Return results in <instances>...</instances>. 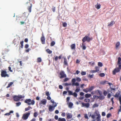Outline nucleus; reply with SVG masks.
I'll return each mask as SVG.
<instances>
[{"label": "nucleus", "instance_id": "79ce46f5", "mask_svg": "<svg viewBox=\"0 0 121 121\" xmlns=\"http://www.w3.org/2000/svg\"><path fill=\"white\" fill-rule=\"evenodd\" d=\"M93 97L94 99H97L99 98V96L95 95H94Z\"/></svg>", "mask_w": 121, "mask_h": 121}, {"label": "nucleus", "instance_id": "7c9ffc66", "mask_svg": "<svg viewBox=\"0 0 121 121\" xmlns=\"http://www.w3.org/2000/svg\"><path fill=\"white\" fill-rule=\"evenodd\" d=\"M42 60L40 57H38L37 59V62L38 63L41 62Z\"/></svg>", "mask_w": 121, "mask_h": 121}, {"label": "nucleus", "instance_id": "c9c22d12", "mask_svg": "<svg viewBox=\"0 0 121 121\" xmlns=\"http://www.w3.org/2000/svg\"><path fill=\"white\" fill-rule=\"evenodd\" d=\"M94 88V86H91L90 88H88L89 90V92L91 91Z\"/></svg>", "mask_w": 121, "mask_h": 121}, {"label": "nucleus", "instance_id": "864d4df0", "mask_svg": "<svg viewBox=\"0 0 121 121\" xmlns=\"http://www.w3.org/2000/svg\"><path fill=\"white\" fill-rule=\"evenodd\" d=\"M98 104H94L93 106V108H95V107H98Z\"/></svg>", "mask_w": 121, "mask_h": 121}, {"label": "nucleus", "instance_id": "49530a36", "mask_svg": "<svg viewBox=\"0 0 121 121\" xmlns=\"http://www.w3.org/2000/svg\"><path fill=\"white\" fill-rule=\"evenodd\" d=\"M80 90V89L79 88H77L75 90V91L76 92H78Z\"/></svg>", "mask_w": 121, "mask_h": 121}, {"label": "nucleus", "instance_id": "e433bc0d", "mask_svg": "<svg viewBox=\"0 0 121 121\" xmlns=\"http://www.w3.org/2000/svg\"><path fill=\"white\" fill-rule=\"evenodd\" d=\"M99 75L101 77H103L104 76L105 74L103 73H101L99 74Z\"/></svg>", "mask_w": 121, "mask_h": 121}, {"label": "nucleus", "instance_id": "0eeeda50", "mask_svg": "<svg viewBox=\"0 0 121 121\" xmlns=\"http://www.w3.org/2000/svg\"><path fill=\"white\" fill-rule=\"evenodd\" d=\"M66 75L64 71L63 70H61L59 73V77L60 79L65 78L66 77Z\"/></svg>", "mask_w": 121, "mask_h": 121}, {"label": "nucleus", "instance_id": "4c0bfd02", "mask_svg": "<svg viewBox=\"0 0 121 121\" xmlns=\"http://www.w3.org/2000/svg\"><path fill=\"white\" fill-rule=\"evenodd\" d=\"M46 95L47 96H50V94H49V92L48 91H46L45 92Z\"/></svg>", "mask_w": 121, "mask_h": 121}, {"label": "nucleus", "instance_id": "2f4dec72", "mask_svg": "<svg viewBox=\"0 0 121 121\" xmlns=\"http://www.w3.org/2000/svg\"><path fill=\"white\" fill-rule=\"evenodd\" d=\"M83 91L86 93H87L89 91L88 88H86L85 89H84L83 90Z\"/></svg>", "mask_w": 121, "mask_h": 121}, {"label": "nucleus", "instance_id": "4be33fe9", "mask_svg": "<svg viewBox=\"0 0 121 121\" xmlns=\"http://www.w3.org/2000/svg\"><path fill=\"white\" fill-rule=\"evenodd\" d=\"M13 83V82H10L8 84V86H7L6 88H7L10 87Z\"/></svg>", "mask_w": 121, "mask_h": 121}, {"label": "nucleus", "instance_id": "680f3d73", "mask_svg": "<svg viewBox=\"0 0 121 121\" xmlns=\"http://www.w3.org/2000/svg\"><path fill=\"white\" fill-rule=\"evenodd\" d=\"M8 69L11 72H12L13 71L11 69V68L10 67H8Z\"/></svg>", "mask_w": 121, "mask_h": 121}, {"label": "nucleus", "instance_id": "473e14b6", "mask_svg": "<svg viewBox=\"0 0 121 121\" xmlns=\"http://www.w3.org/2000/svg\"><path fill=\"white\" fill-rule=\"evenodd\" d=\"M32 108L30 106H28L27 108H26L25 109V110L26 111H28L30 108L32 109Z\"/></svg>", "mask_w": 121, "mask_h": 121}, {"label": "nucleus", "instance_id": "9b49d317", "mask_svg": "<svg viewBox=\"0 0 121 121\" xmlns=\"http://www.w3.org/2000/svg\"><path fill=\"white\" fill-rule=\"evenodd\" d=\"M100 84L103 85H105V84H108L110 86H111V85H112V83L108 82V81L105 80L101 81L100 82Z\"/></svg>", "mask_w": 121, "mask_h": 121}, {"label": "nucleus", "instance_id": "09e8293b", "mask_svg": "<svg viewBox=\"0 0 121 121\" xmlns=\"http://www.w3.org/2000/svg\"><path fill=\"white\" fill-rule=\"evenodd\" d=\"M119 96V93H117L114 95V97H118Z\"/></svg>", "mask_w": 121, "mask_h": 121}, {"label": "nucleus", "instance_id": "0e129e2a", "mask_svg": "<svg viewBox=\"0 0 121 121\" xmlns=\"http://www.w3.org/2000/svg\"><path fill=\"white\" fill-rule=\"evenodd\" d=\"M47 98L48 100H50L51 99V98L50 96H48Z\"/></svg>", "mask_w": 121, "mask_h": 121}, {"label": "nucleus", "instance_id": "a18cd8bd", "mask_svg": "<svg viewBox=\"0 0 121 121\" xmlns=\"http://www.w3.org/2000/svg\"><path fill=\"white\" fill-rule=\"evenodd\" d=\"M67 25V24L66 22H64L63 23V26L64 27H66Z\"/></svg>", "mask_w": 121, "mask_h": 121}, {"label": "nucleus", "instance_id": "37998d69", "mask_svg": "<svg viewBox=\"0 0 121 121\" xmlns=\"http://www.w3.org/2000/svg\"><path fill=\"white\" fill-rule=\"evenodd\" d=\"M38 115V114L37 112H35L34 114V116L35 117H36Z\"/></svg>", "mask_w": 121, "mask_h": 121}, {"label": "nucleus", "instance_id": "9d476101", "mask_svg": "<svg viewBox=\"0 0 121 121\" xmlns=\"http://www.w3.org/2000/svg\"><path fill=\"white\" fill-rule=\"evenodd\" d=\"M47 102V100L45 99H42L39 103V105L41 106H42V105H45Z\"/></svg>", "mask_w": 121, "mask_h": 121}, {"label": "nucleus", "instance_id": "f3484780", "mask_svg": "<svg viewBox=\"0 0 121 121\" xmlns=\"http://www.w3.org/2000/svg\"><path fill=\"white\" fill-rule=\"evenodd\" d=\"M115 23V22L113 21H111L110 23H108V26H112Z\"/></svg>", "mask_w": 121, "mask_h": 121}, {"label": "nucleus", "instance_id": "bb28decb", "mask_svg": "<svg viewBox=\"0 0 121 121\" xmlns=\"http://www.w3.org/2000/svg\"><path fill=\"white\" fill-rule=\"evenodd\" d=\"M73 105V104L72 102H70L69 103L68 106L70 108H72Z\"/></svg>", "mask_w": 121, "mask_h": 121}, {"label": "nucleus", "instance_id": "4d7b16f0", "mask_svg": "<svg viewBox=\"0 0 121 121\" xmlns=\"http://www.w3.org/2000/svg\"><path fill=\"white\" fill-rule=\"evenodd\" d=\"M97 91H98V92L99 93L100 95H102V92L100 91L99 90H97Z\"/></svg>", "mask_w": 121, "mask_h": 121}, {"label": "nucleus", "instance_id": "423d86ee", "mask_svg": "<svg viewBox=\"0 0 121 121\" xmlns=\"http://www.w3.org/2000/svg\"><path fill=\"white\" fill-rule=\"evenodd\" d=\"M1 76L2 77H9V75L7 73V72L5 70L1 69Z\"/></svg>", "mask_w": 121, "mask_h": 121}, {"label": "nucleus", "instance_id": "aec40b11", "mask_svg": "<svg viewBox=\"0 0 121 121\" xmlns=\"http://www.w3.org/2000/svg\"><path fill=\"white\" fill-rule=\"evenodd\" d=\"M117 64L118 65H121V58L120 57H119L118 58Z\"/></svg>", "mask_w": 121, "mask_h": 121}, {"label": "nucleus", "instance_id": "5701e85b", "mask_svg": "<svg viewBox=\"0 0 121 121\" xmlns=\"http://www.w3.org/2000/svg\"><path fill=\"white\" fill-rule=\"evenodd\" d=\"M98 97V99L100 100H103L105 98L104 97L103 95H100Z\"/></svg>", "mask_w": 121, "mask_h": 121}, {"label": "nucleus", "instance_id": "20e7f679", "mask_svg": "<svg viewBox=\"0 0 121 121\" xmlns=\"http://www.w3.org/2000/svg\"><path fill=\"white\" fill-rule=\"evenodd\" d=\"M24 97V96H23L22 95H20L18 96L14 95L13 97V99L14 101H19L21 98Z\"/></svg>", "mask_w": 121, "mask_h": 121}, {"label": "nucleus", "instance_id": "dca6fc26", "mask_svg": "<svg viewBox=\"0 0 121 121\" xmlns=\"http://www.w3.org/2000/svg\"><path fill=\"white\" fill-rule=\"evenodd\" d=\"M32 6V4H30V5L28 7H27V9L28 10L29 12L30 13L31 12V8Z\"/></svg>", "mask_w": 121, "mask_h": 121}, {"label": "nucleus", "instance_id": "f03ea898", "mask_svg": "<svg viewBox=\"0 0 121 121\" xmlns=\"http://www.w3.org/2000/svg\"><path fill=\"white\" fill-rule=\"evenodd\" d=\"M24 102L25 103L28 104V105H34L35 104V101L34 100H31L30 99H26L25 101Z\"/></svg>", "mask_w": 121, "mask_h": 121}, {"label": "nucleus", "instance_id": "a211bd4d", "mask_svg": "<svg viewBox=\"0 0 121 121\" xmlns=\"http://www.w3.org/2000/svg\"><path fill=\"white\" fill-rule=\"evenodd\" d=\"M101 6V4H98L97 3V4L95 5V7L97 9H99L100 8Z\"/></svg>", "mask_w": 121, "mask_h": 121}, {"label": "nucleus", "instance_id": "f704fd0d", "mask_svg": "<svg viewBox=\"0 0 121 121\" xmlns=\"http://www.w3.org/2000/svg\"><path fill=\"white\" fill-rule=\"evenodd\" d=\"M98 65L99 66L101 67L103 66V65L102 63L100 62H99L98 63Z\"/></svg>", "mask_w": 121, "mask_h": 121}, {"label": "nucleus", "instance_id": "58836bf2", "mask_svg": "<svg viewBox=\"0 0 121 121\" xmlns=\"http://www.w3.org/2000/svg\"><path fill=\"white\" fill-rule=\"evenodd\" d=\"M55 44V42L54 41L52 42L51 43V46H53Z\"/></svg>", "mask_w": 121, "mask_h": 121}, {"label": "nucleus", "instance_id": "f257e3e1", "mask_svg": "<svg viewBox=\"0 0 121 121\" xmlns=\"http://www.w3.org/2000/svg\"><path fill=\"white\" fill-rule=\"evenodd\" d=\"M90 35V34L87 35L82 39V47L83 50H85L86 49V47L85 46L86 44L85 42L87 41V42H89L90 41L92 40V38H90L89 37Z\"/></svg>", "mask_w": 121, "mask_h": 121}, {"label": "nucleus", "instance_id": "a19ab883", "mask_svg": "<svg viewBox=\"0 0 121 121\" xmlns=\"http://www.w3.org/2000/svg\"><path fill=\"white\" fill-rule=\"evenodd\" d=\"M89 64L91 66H93L95 64V62H93V63H92L91 62H89Z\"/></svg>", "mask_w": 121, "mask_h": 121}, {"label": "nucleus", "instance_id": "f8f14e48", "mask_svg": "<svg viewBox=\"0 0 121 121\" xmlns=\"http://www.w3.org/2000/svg\"><path fill=\"white\" fill-rule=\"evenodd\" d=\"M45 39L43 34L42 35V36L41 38V42L42 43V44H44L45 43Z\"/></svg>", "mask_w": 121, "mask_h": 121}, {"label": "nucleus", "instance_id": "393cba45", "mask_svg": "<svg viewBox=\"0 0 121 121\" xmlns=\"http://www.w3.org/2000/svg\"><path fill=\"white\" fill-rule=\"evenodd\" d=\"M120 45V42H117L116 43V49H117L118 48V47Z\"/></svg>", "mask_w": 121, "mask_h": 121}, {"label": "nucleus", "instance_id": "2eb2a0df", "mask_svg": "<svg viewBox=\"0 0 121 121\" xmlns=\"http://www.w3.org/2000/svg\"><path fill=\"white\" fill-rule=\"evenodd\" d=\"M67 119H69L71 118L72 117V115L71 114L69 113H67Z\"/></svg>", "mask_w": 121, "mask_h": 121}, {"label": "nucleus", "instance_id": "a878e982", "mask_svg": "<svg viewBox=\"0 0 121 121\" xmlns=\"http://www.w3.org/2000/svg\"><path fill=\"white\" fill-rule=\"evenodd\" d=\"M95 70L97 72H98L99 71V68L98 66H95Z\"/></svg>", "mask_w": 121, "mask_h": 121}, {"label": "nucleus", "instance_id": "4468645a", "mask_svg": "<svg viewBox=\"0 0 121 121\" xmlns=\"http://www.w3.org/2000/svg\"><path fill=\"white\" fill-rule=\"evenodd\" d=\"M98 117H96L97 121H101L100 117L101 116L100 114L99 113H97V112H95Z\"/></svg>", "mask_w": 121, "mask_h": 121}, {"label": "nucleus", "instance_id": "338daca9", "mask_svg": "<svg viewBox=\"0 0 121 121\" xmlns=\"http://www.w3.org/2000/svg\"><path fill=\"white\" fill-rule=\"evenodd\" d=\"M29 47V45L28 44H26L25 46V47L26 48H27Z\"/></svg>", "mask_w": 121, "mask_h": 121}, {"label": "nucleus", "instance_id": "ea45409f", "mask_svg": "<svg viewBox=\"0 0 121 121\" xmlns=\"http://www.w3.org/2000/svg\"><path fill=\"white\" fill-rule=\"evenodd\" d=\"M112 116L111 114V113H108L107 115V118H109L110 117Z\"/></svg>", "mask_w": 121, "mask_h": 121}, {"label": "nucleus", "instance_id": "3c124183", "mask_svg": "<svg viewBox=\"0 0 121 121\" xmlns=\"http://www.w3.org/2000/svg\"><path fill=\"white\" fill-rule=\"evenodd\" d=\"M107 94V92L106 91H104V92H103V94L104 96H106Z\"/></svg>", "mask_w": 121, "mask_h": 121}, {"label": "nucleus", "instance_id": "72a5a7b5", "mask_svg": "<svg viewBox=\"0 0 121 121\" xmlns=\"http://www.w3.org/2000/svg\"><path fill=\"white\" fill-rule=\"evenodd\" d=\"M90 100V99L88 98H86L84 99V101L86 102H89Z\"/></svg>", "mask_w": 121, "mask_h": 121}, {"label": "nucleus", "instance_id": "6e6d98bb", "mask_svg": "<svg viewBox=\"0 0 121 121\" xmlns=\"http://www.w3.org/2000/svg\"><path fill=\"white\" fill-rule=\"evenodd\" d=\"M64 65H67V62L66 60H65V59L64 61Z\"/></svg>", "mask_w": 121, "mask_h": 121}, {"label": "nucleus", "instance_id": "6ab92c4d", "mask_svg": "<svg viewBox=\"0 0 121 121\" xmlns=\"http://www.w3.org/2000/svg\"><path fill=\"white\" fill-rule=\"evenodd\" d=\"M61 57L62 55H60L59 56V57H58V56H56L54 58V60L55 61H56L57 60L58 58L60 59H61Z\"/></svg>", "mask_w": 121, "mask_h": 121}, {"label": "nucleus", "instance_id": "ddd939ff", "mask_svg": "<svg viewBox=\"0 0 121 121\" xmlns=\"http://www.w3.org/2000/svg\"><path fill=\"white\" fill-rule=\"evenodd\" d=\"M82 107H85L87 108H88L90 105V104L88 103H82Z\"/></svg>", "mask_w": 121, "mask_h": 121}, {"label": "nucleus", "instance_id": "7ed1b4c3", "mask_svg": "<svg viewBox=\"0 0 121 121\" xmlns=\"http://www.w3.org/2000/svg\"><path fill=\"white\" fill-rule=\"evenodd\" d=\"M30 112L29 111L27 112L24 114L22 117V119L24 120H27L30 115Z\"/></svg>", "mask_w": 121, "mask_h": 121}, {"label": "nucleus", "instance_id": "cd10ccee", "mask_svg": "<svg viewBox=\"0 0 121 121\" xmlns=\"http://www.w3.org/2000/svg\"><path fill=\"white\" fill-rule=\"evenodd\" d=\"M91 96L90 94H86L85 95V97L86 98H88L90 97Z\"/></svg>", "mask_w": 121, "mask_h": 121}, {"label": "nucleus", "instance_id": "5fc2aeb1", "mask_svg": "<svg viewBox=\"0 0 121 121\" xmlns=\"http://www.w3.org/2000/svg\"><path fill=\"white\" fill-rule=\"evenodd\" d=\"M70 98L69 97H68L66 98V101L68 103H69V101L70 100Z\"/></svg>", "mask_w": 121, "mask_h": 121}, {"label": "nucleus", "instance_id": "1a4fd4ad", "mask_svg": "<svg viewBox=\"0 0 121 121\" xmlns=\"http://www.w3.org/2000/svg\"><path fill=\"white\" fill-rule=\"evenodd\" d=\"M68 95H73L74 97H76L78 95L75 92L73 93L72 91L69 90L68 91Z\"/></svg>", "mask_w": 121, "mask_h": 121}, {"label": "nucleus", "instance_id": "39448f33", "mask_svg": "<svg viewBox=\"0 0 121 121\" xmlns=\"http://www.w3.org/2000/svg\"><path fill=\"white\" fill-rule=\"evenodd\" d=\"M120 69H121V65H118V68H116L115 69L112 71V74L115 75L117 73L119 72L120 71Z\"/></svg>", "mask_w": 121, "mask_h": 121}, {"label": "nucleus", "instance_id": "b1692460", "mask_svg": "<svg viewBox=\"0 0 121 121\" xmlns=\"http://www.w3.org/2000/svg\"><path fill=\"white\" fill-rule=\"evenodd\" d=\"M13 111H10L9 113H7L4 114L5 116H9L10 115V114L13 113Z\"/></svg>", "mask_w": 121, "mask_h": 121}, {"label": "nucleus", "instance_id": "e2e57ef3", "mask_svg": "<svg viewBox=\"0 0 121 121\" xmlns=\"http://www.w3.org/2000/svg\"><path fill=\"white\" fill-rule=\"evenodd\" d=\"M111 95L110 94H108L107 95V97L108 98H109L111 96Z\"/></svg>", "mask_w": 121, "mask_h": 121}, {"label": "nucleus", "instance_id": "c03bdc74", "mask_svg": "<svg viewBox=\"0 0 121 121\" xmlns=\"http://www.w3.org/2000/svg\"><path fill=\"white\" fill-rule=\"evenodd\" d=\"M16 106H18L21 104V103L20 102L16 103Z\"/></svg>", "mask_w": 121, "mask_h": 121}, {"label": "nucleus", "instance_id": "c756f323", "mask_svg": "<svg viewBox=\"0 0 121 121\" xmlns=\"http://www.w3.org/2000/svg\"><path fill=\"white\" fill-rule=\"evenodd\" d=\"M46 51L47 53H48L49 54H51L52 53V51L50 50L49 49H47L46 50Z\"/></svg>", "mask_w": 121, "mask_h": 121}, {"label": "nucleus", "instance_id": "13d9d810", "mask_svg": "<svg viewBox=\"0 0 121 121\" xmlns=\"http://www.w3.org/2000/svg\"><path fill=\"white\" fill-rule=\"evenodd\" d=\"M84 117L86 119H88V118L87 115L86 114L85 115Z\"/></svg>", "mask_w": 121, "mask_h": 121}, {"label": "nucleus", "instance_id": "69168bd1", "mask_svg": "<svg viewBox=\"0 0 121 121\" xmlns=\"http://www.w3.org/2000/svg\"><path fill=\"white\" fill-rule=\"evenodd\" d=\"M91 72L92 73H95L97 72L96 70H91Z\"/></svg>", "mask_w": 121, "mask_h": 121}, {"label": "nucleus", "instance_id": "c85d7f7f", "mask_svg": "<svg viewBox=\"0 0 121 121\" xmlns=\"http://www.w3.org/2000/svg\"><path fill=\"white\" fill-rule=\"evenodd\" d=\"M59 121H66V120L64 118H59L58 119Z\"/></svg>", "mask_w": 121, "mask_h": 121}, {"label": "nucleus", "instance_id": "603ef678", "mask_svg": "<svg viewBox=\"0 0 121 121\" xmlns=\"http://www.w3.org/2000/svg\"><path fill=\"white\" fill-rule=\"evenodd\" d=\"M76 80L78 82H80L81 81V79L78 77H77L76 78Z\"/></svg>", "mask_w": 121, "mask_h": 121}, {"label": "nucleus", "instance_id": "774afa93", "mask_svg": "<svg viewBox=\"0 0 121 121\" xmlns=\"http://www.w3.org/2000/svg\"><path fill=\"white\" fill-rule=\"evenodd\" d=\"M119 99L120 101V104L121 105V97L120 96L119 97Z\"/></svg>", "mask_w": 121, "mask_h": 121}, {"label": "nucleus", "instance_id": "412c9836", "mask_svg": "<svg viewBox=\"0 0 121 121\" xmlns=\"http://www.w3.org/2000/svg\"><path fill=\"white\" fill-rule=\"evenodd\" d=\"M75 44L74 43L71 44V45L70 47L71 49H75Z\"/></svg>", "mask_w": 121, "mask_h": 121}, {"label": "nucleus", "instance_id": "6e6552de", "mask_svg": "<svg viewBox=\"0 0 121 121\" xmlns=\"http://www.w3.org/2000/svg\"><path fill=\"white\" fill-rule=\"evenodd\" d=\"M56 106L57 104L56 103H55V104H54L53 106L51 105H49L48 107L49 111L50 112L53 111L54 110L55 107H56Z\"/></svg>", "mask_w": 121, "mask_h": 121}, {"label": "nucleus", "instance_id": "8fccbe9b", "mask_svg": "<svg viewBox=\"0 0 121 121\" xmlns=\"http://www.w3.org/2000/svg\"><path fill=\"white\" fill-rule=\"evenodd\" d=\"M69 80V79L68 78L66 77V78H65L64 79V82H66L68 80Z\"/></svg>", "mask_w": 121, "mask_h": 121}, {"label": "nucleus", "instance_id": "bf43d9fd", "mask_svg": "<svg viewBox=\"0 0 121 121\" xmlns=\"http://www.w3.org/2000/svg\"><path fill=\"white\" fill-rule=\"evenodd\" d=\"M65 86H70L71 85L70 84H69L68 83H65Z\"/></svg>", "mask_w": 121, "mask_h": 121}, {"label": "nucleus", "instance_id": "052dcab7", "mask_svg": "<svg viewBox=\"0 0 121 121\" xmlns=\"http://www.w3.org/2000/svg\"><path fill=\"white\" fill-rule=\"evenodd\" d=\"M105 113L104 112H103L102 113V116H104L105 115Z\"/></svg>", "mask_w": 121, "mask_h": 121}, {"label": "nucleus", "instance_id": "de8ad7c7", "mask_svg": "<svg viewBox=\"0 0 121 121\" xmlns=\"http://www.w3.org/2000/svg\"><path fill=\"white\" fill-rule=\"evenodd\" d=\"M86 74V73L85 72L82 71L81 73V74L82 75H85Z\"/></svg>", "mask_w": 121, "mask_h": 121}]
</instances>
